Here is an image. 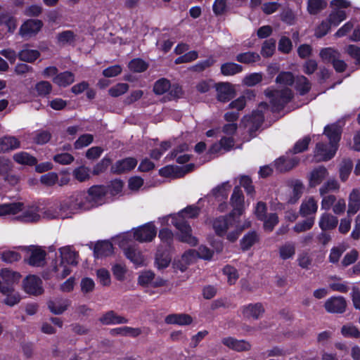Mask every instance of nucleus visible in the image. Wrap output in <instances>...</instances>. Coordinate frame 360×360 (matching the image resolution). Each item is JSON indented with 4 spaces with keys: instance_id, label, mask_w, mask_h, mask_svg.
Returning a JSON list of instances; mask_svg holds the SVG:
<instances>
[{
    "instance_id": "nucleus-52",
    "label": "nucleus",
    "mask_w": 360,
    "mask_h": 360,
    "mask_svg": "<svg viewBox=\"0 0 360 360\" xmlns=\"http://www.w3.org/2000/svg\"><path fill=\"white\" fill-rule=\"evenodd\" d=\"M297 262L302 269H309L312 264V257L309 252L302 251L298 254Z\"/></svg>"
},
{
    "instance_id": "nucleus-45",
    "label": "nucleus",
    "mask_w": 360,
    "mask_h": 360,
    "mask_svg": "<svg viewBox=\"0 0 360 360\" xmlns=\"http://www.w3.org/2000/svg\"><path fill=\"white\" fill-rule=\"evenodd\" d=\"M258 240L259 236L255 231L249 232L240 240L241 248L243 250H248Z\"/></svg>"
},
{
    "instance_id": "nucleus-58",
    "label": "nucleus",
    "mask_w": 360,
    "mask_h": 360,
    "mask_svg": "<svg viewBox=\"0 0 360 360\" xmlns=\"http://www.w3.org/2000/svg\"><path fill=\"white\" fill-rule=\"evenodd\" d=\"M262 221L264 222L263 227L264 230L269 232L271 231L279 221L278 217L276 213H270Z\"/></svg>"
},
{
    "instance_id": "nucleus-43",
    "label": "nucleus",
    "mask_w": 360,
    "mask_h": 360,
    "mask_svg": "<svg viewBox=\"0 0 360 360\" xmlns=\"http://www.w3.org/2000/svg\"><path fill=\"white\" fill-rule=\"evenodd\" d=\"M327 6L326 0H307V11L311 15H316Z\"/></svg>"
},
{
    "instance_id": "nucleus-55",
    "label": "nucleus",
    "mask_w": 360,
    "mask_h": 360,
    "mask_svg": "<svg viewBox=\"0 0 360 360\" xmlns=\"http://www.w3.org/2000/svg\"><path fill=\"white\" fill-rule=\"evenodd\" d=\"M319 55L323 61L331 63L336 58H340V53L336 50L330 47L322 49Z\"/></svg>"
},
{
    "instance_id": "nucleus-34",
    "label": "nucleus",
    "mask_w": 360,
    "mask_h": 360,
    "mask_svg": "<svg viewBox=\"0 0 360 360\" xmlns=\"http://www.w3.org/2000/svg\"><path fill=\"white\" fill-rule=\"evenodd\" d=\"M13 160L19 165L34 166L37 164V160L30 153L21 151L13 155Z\"/></svg>"
},
{
    "instance_id": "nucleus-20",
    "label": "nucleus",
    "mask_w": 360,
    "mask_h": 360,
    "mask_svg": "<svg viewBox=\"0 0 360 360\" xmlns=\"http://www.w3.org/2000/svg\"><path fill=\"white\" fill-rule=\"evenodd\" d=\"M217 98L221 102H227L235 96L233 86L227 82H221L216 84Z\"/></svg>"
},
{
    "instance_id": "nucleus-6",
    "label": "nucleus",
    "mask_w": 360,
    "mask_h": 360,
    "mask_svg": "<svg viewBox=\"0 0 360 360\" xmlns=\"http://www.w3.org/2000/svg\"><path fill=\"white\" fill-rule=\"evenodd\" d=\"M29 256L25 259L29 265L35 267L44 266L46 263V252L44 250L37 246H29L26 248Z\"/></svg>"
},
{
    "instance_id": "nucleus-61",
    "label": "nucleus",
    "mask_w": 360,
    "mask_h": 360,
    "mask_svg": "<svg viewBox=\"0 0 360 360\" xmlns=\"http://www.w3.org/2000/svg\"><path fill=\"white\" fill-rule=\"evenodd\" d=\"M188 145L186 143H184L180 145L176 149L174 150L171 155L172 157L176 158V162L181 164H184L190 160V156L187 154L180 155H177L179 153L188 150Z\"/></svg>"
},
{
    "instance_id": "nucleus-10",
    "label": "nucleus",
    "mask_w": 360,
    "mask_h": 360,
    "mask_svg": "<svg viewBox=\"0 0 360 360\" xmlns=\"http://www.w3.org/2000/svg\"><path fill=\"white\" fill-rule=\"evenodd\" d=\"M23 288L27 293L33 295H39L44 292L41 279L34 275L28 276L23 280Z\"/></svg>"
},
{
    "instance_id": "nucleus-41",
    "label": "nucleus",
    "mask_w": 360,
    "mask_h": 360,
    "mask_svg": "<svg viewBox=\"0 0 360 360\" xmlns=\"http://www.w3.org/2000/svg\"><path fill=\"white\" fill-rule=\"evenodd\" d=\"M298 162V160L295 158L286 160L283 158H280L275 161V167L278 172H285L295 167Z\"/></svg>"
},
{
    "instance_id": "nucleus-22",
    "label": "nucleus",
    "mask_w": 360,
    "mask_h": 360,
    "mask_svg": "<svg viewBox=\"0 0 360 360\" xmlns=\"http://www.w3.org/2000/svg\"><path fill=\"white\" fill-rule=\"evenodd\" d=\"M318 210L317 200L313 196L305 198L300 207L299 212L303 217L315 214Z\"/></svg>"
},
{
    "instance_id": "nucleus-47",
    "label": "nucleus",
    "mask_w": 360,
    "mask_h": 360,
    "mask_svg": "<svg viewBox=\"0 0 360 360\" xmlns=\"http://www.w3.org/2000/svg\"><path fill=\"white\" fill-rule=\"evenodd\" d=\"M243 70L240 65L234 63H226L221 66V72L225 76H231L236 75Z\"/></svg>"
},
{
    "instance_id": "nucleus-39",
    "label": "nucleus",
    "mask_w": 360,
    "mask_h": 360,
    "mask_svg": "<svg viewBox=\"0 0 360 360\" xmlns=\"http://www.w3.org/2000/svg\"><path fill=\"white\" fill-rule=\"evenodd\" d=\"M53 81L59 86L65 87L74 82L75 75L71 72L65 71L58 74L53 78Z\"/></svg>"
},
{
    "instance_id": "nucleus-23",
    "label": "nucleus",
    "mask_w": 360,
    "mask_h": 360,
    "mask_svg": "<svg viewBox=\"0 0 360 360\" xmlns=\"http://www.w3.org/2000/svg\"><path fill=\"white\" fill-rule=\"evenodd\" d=\"M288 184L292 189L290 197L288 199V202L295 204L301 198L304 192V186L302 181L299 179H292L288 181Z\"/></svg>"
},
{
    "instance_id": "nucleus-60",
    "label": "nucleus",
    "mask_w": 360,
    "mask_h": 360,
    "mask_svg": "<svg viewBox=\"0 0 360 360\" xmlns=\"http://www.w3.org/2000/svg\"><path fill=\"white\" fill-rule=\"evenodd\" d=\"M231 186L229 181L222 183L212 190V193L215 198H221L226 199L228 196V191Z\"/></svg>"
},
{
    "instance_id": "nucleus-44",
    "label": "nucleus",
    "mask_w": 360,
    "mask_h": 360,
    "mask_svg": "<svg viewBox=\"0 0 360 360\" xmlns=\"http://www.w3.org/2000/svg\"><path fill=\"white\" fill-rule=\"evenodd\" d=\"M77 198L76 200L80 208L81 212L90 210L94 208L87 193L77 191Z\"/></svg>"
},
{
    "instance_id": "nucleus-35",
    "label": "nucleus",
    "mask_w": 360,
    "mask_h": 360,
    "mask_svg": "<svg viewBox=\"0 0 360 360\" xmlns=\"http://www.w3.org/2000/svg\"><path fill=\"white\" fill-rule=\"evenodd\" d=\"M22 206L20 202L0 204V217L16 214L22 210Z\"/></svg>"
},
{
    "instance_id": "nucleus-63",
    "label": "nucleus",
    "mask_w": 360,
    "mask_h": 360,
    "mask_svg": "<svg viewBox=\"0 0 360 360\" xmlns=\"http://www.w3.org/2000/svg\"><path fill=\"white\" fill-rule=\"evenodd\" d=\"M43 7L39 4H30L27 6L23 14L27 17H39L43 13Z\"/></svg>"
},
{
    "instance_id": "nucleus-2",
    "label": "nucleus",
    "mask_w": 360,
    "mask_h": 360,
    "mask_svg": "<svg viewBox=\"0 0 360 360\" xmlns=\"http://www.w3.org/2000/svg\"><path fill=\"white\" fill-rule=\"evenodd\" d=\"M172 224L179 231V240L184 243H187L192 246L198 243V239L192 235V229L190 225L181 216H174L172 217Z\"/></svg>"
},
{
    "instance_id": "nucleus-42",
    "label": "nucleus",
    "mask_w": 360,
    "mask_h": 360,
    "mask_svg": "<svg viewBox=\"0 0 360 360\" xmlns=\"http://www.w3.org/2000/svg\"><path fill=\"white\" fill-rule=\"evenodd\" d=\"M340 188V184L335 179H330L327 180L323 185L319 188L320 195H324L325 194H329L331 192H337Z\"/></svg>"
},
{
    "instance_id": "nucleus-27",
    "label": "nucleus",
    "mask_w": 360,
    "mask_h": 360,
    "mask_svg": "<svg viewBox=\"0 0 360 360\" xmlns=\"http://www.w3.org/2000/svg\"><path fill=\"white\" fill-rule=\"evenodd\" d=\"M99 321L103 325L123 324L128 323V319L119 316L114 311L110 310L99 318Z\"/></svg>"
},
{
    "instance_id": "nucleus-48",
    "label": "nucleus",
    "mask_w": 360,
    "mask_h": 360,
    "mask_svg": "<svg viewBox=\"0 0 360 360\" xmlns=\"http://www.w3.org/2000/svg\"><path fill=\"white\" fill-rule=\"evenodd\" d=\"M236 60L239 63L250 64L256 63L260 60V56L256 52L241 53L236 56Z\"/></svg>"
},
{
    "instance_id": "nucleus-30",
    "label": "nucleus",
    "mask_w": 360,
    "mask_h": 360,
    "mask_svg": "<svg viewBox=\"0 0 360 360\" xmlns=\"http://www.w3.org/2000/svg\"><path fill=\"white\" fill-rule=\"evenodd\" d=\"M61 262L63 264L77 265V253L71 246H65L59 249Z\"/></svg>"
},
{
    "instance_id": "nucleus-19",
    "label": "nucleus",
    "mask_w": 360,
    "mask_h": 360,
    "mask_svg": "<svg viewBox=\"0 0 360 360\" xmlns=\"http://www.w3.org/2000/svg\"><path fill=\"white\" fill-rule=\"evenodd\" d=\"M347 302L342 297H333L325 302L326 310L329 313L342 314L345 311Z\"/></svg>"
},
{
    "instance_id": "nucleus-54",
    "label": "nucleus",
    "mask_w": 360,
    "mask_h": 360,
    "mask_svg": "<svg viewBox=\"0 0 360 360\" xmlns=\"http://www.w3.org/2000/svg\"><path fill=\"white\" fill-rule=\"evenodd\" d=\"M32 135L34 143L38 145L48 143L51 138V134L46 130H38L34 132Z\"/></svg>"
},
{
    "instance_id": "nucleus-53",
    "label": "nucleus",
    "mask_w": 360,
    "mask_h": 360,
    "mask_svg": "<svg viewBox=\"0 0 360 360\" xmlns=\"http://www.w3.org/2000/svg\"><path fill=\"white\" fill-rule=\"evenodd\" d=\"M171 88L169 80L161 78L157 80L153 86V91L157 95H162L169 91Z\"/></svg>"
},
{
    "instance_id": "nucleus-62",
    "label": "nucleus",
    "mask_w": 360,
    "mask_h": 360,
    "mask_svg": "<svg viewBox=\"0 0 360 360\" xmlns=\"http://www.w3.org/2000/svg\"><path fill=\"white\" fill-rule=\"evenodd\" d=\"M34 90L39 96H46L52 91V85L47 81H41L35 84Z\"/></svg>"
},
{
    "instance_id": "nucleus-31",
    "label": "nucleus",
    "mask_w": 360,
    "mask_h": 360,
    "mask_svg": "<svg viewBox=\"0 0 360 360\" xmlns=\"http://www.w3.org/2000/svg\"><path fill=\"white\" fill-rule=\"evenodd\" d=\"M338 224V219L330 213L325 212L320 217L319 226L322 231L335 229Z\"/></svg>"
},
{
    "instance_id": "nucleus-8",
    "label": "nucleus",
    "mask_w": 360,
    "mask_h": 360,
    "mask_svg": "<svg viewBox=\"0 0 360 360\" xmlns=\"http://www.w3.org/2000/svg\"><path fill=\"white\" fill-rule=\"evenodd\" d=\"M43 25V22L41 20L28 19L21 25L19 34L22 37H31L41 30Z\"/></svg>"
},
{
    "instance_id": "nucleus-12",
    "label": "nucleus",
    "mask_w": 360,
    "mask_h": 360,
    "mask_svg": "<svg viewBox=\"0 0 360 360\" xmlns=\"http://www.w3.org/2000/svg\"><path fill=\"white\" fill-rule=\"evenodd\" d=\"M155 226L148 223L136 229L134 232V237L140 242L151 241L156 236Z\"/></svg>"
},
{
    "instance_id": "nucleus-25",
    "label": "nucleus",
    "mask_w": 360,
    "mask_h": 360,
    "mask_svg": "<svg viewBox=\"0 0 360 360\" xmlns=\"http://www.w3.org/2000/svg\"><path fill=\"white\" fill-rule=\"evenodd\" d=\"M0 292L6 296L4 302L10 307L14 306L20 300L19 293L12 286H6L4 284L0 283Z\"/></svg>"
},
{
    "instance_id": "nucleus-18",
    "label": "nucleus",
    "mask_w": 360,
    "mask_h": 360,
    "mask_svg": "<svg viewBox=\"0 0 360 360\" xmlns=\"http://www.w3.org/2000/svg\"><path fill=\"white\" fill-rule=\"evenodd\" d=\"M22 213L17 217V219L25 223L37 222L41 219L39 208L37 206H30L25 209L22 206Z\"/></svg>"
},
{
    "instance_id": "nucleus-64",
    "label": "nucleus",
    "mask_w": 360,
    "mask_h": 360,
    "mask_svg": "<svg viewBox=\"0 0 360 360\" xmlns=\"http://www.w3.org/2000/svg\"><path fill=\"white\" fill-rule=\"evenodd\" d=\"M94 141V136L90 134L81 135L75 142L74 147L75 149H81L90 145Z\"/></svg>"
},
{
    "instance_id": "nucleus-50",
    "label": "nucleus",
    "mask_w": 360,
    "mask_h": 360,
    "mask_svg": "<svg viewBox=\"0 0 360 360\" xmlns=\"http://www.w3.org/2000/svg\"><path fill=\"white\" fill-rule=\"evenodd\" d=\"M315 217H310L303 221L297 223L293 226V231L297 233H302L310 230L314 225Z\"/></svg>"
},
{
    "instance_id": "nucleus-3",
    "label": "nucleus",
    "mask_w": 360,
    "mask_h": 360,
    "mask_svg": "<svg viewBox=\"0 0 360 360\" xmlns=\"http://www.w3.org/2000/svg\"><path fill=\"white\" fill-rule=\"evenodd\" d=\"M117 240L118 241L119 246L124 250V255L127 259L136 266L143 265L145 259L141 252L135 246L130 245L127 248L125 247L129 240L128 235L120 236Z\"/></svg>"
},
{
    "instance_id": "nucleus-37",
    "label": "nucleus",
    "mask_w": 360,
    "mask_h": 360,
    "mask_svg": "<svg viewBox=\"0 0 360 360\" xmlns=\"http://www.w3.org/2000/svg\"><path fill=\"white\" fill-rule=\"evenodd\" d=\"M40 56L39 51L30 49L27 44L25 45L22 49L18 53V58L27 63H33Z\"/></svg>"
},
{
    "instance_id": "nucleus-36",
    "label": "nucleus",
    "mask_w": 360,
    "mask_h": 360,
    "mask_svg": "<svg viewBox=\"0 0 360 360\" xmlns=\"http://www.w3.org/2000/svg\"><path fill=\"white\" fill-rule=\"evenodd\" d=\"M295 244L290 241L285 242L278 248V255L283 260L292 259L295 255Z\"/></svg>"
},
{
    "instance_id": "nucleus-14",
    "label": "nucleus",
    "mask_w": 360,
    "mask_h": 360,
    "mask_svg": "<svg viewBox=\"0 0 360 360\" xmlns=\"http://www.w3.org/2000/svg\"><path fill=\"white\" fill-rule=\"evenodd\" d=\"M138 283L142 286L150 285L153 288L163 286L166 281L158 277L155 278V274L150 271L142 272L138 278Z\"/></svg>"
},
{
    "instance_id": "nucleus-56",
    "label": "nucleus",
    "mask_w": 360,
    "mask_h": 360,
    "mask_svg": "<svg viewBox=\"0 0 360 360\" xmlns=\"http://www.w3.org/2000/svg\"><path fill=\"white\" fill-rule=\"evenodd\" d=\"M276 50V40L274 39H269L264 41L261 54L264 58L271 57Z\"/></svg>"
},
{
    "instance_id": "nucleus-40",
    "label": "nucleus",
    "mask_w": 360,
    "mask_h": 360,
    "mask_svg": "<svg viewBox=\"0 0 360 360\" xmlns=\"http://www.w3.org/2000/svg\"><path fill=\"white\" fill-rule=\"evenodd\" d=\"M193 319L188 315L184 314H170L166 316L165 322L168 324H178V325H188L191 323Z\"/></svg>"
},
{
    "instance_id": "nucleus-38",
    "label": "nucleus",
    "mask_w": 360,
    "mask_h": 360,
    "mask_svg": "<svg viewBox=\"0 0 360 360\" xmlns=\"http://www.w3.org/2000/svg\"><path fill=\"white\" fill-rule=\"evenodd\" d=\"M341 132V128L337 124L327 125L324 129V134L327 136L330 142L337 146L340 139Z\"/></svg>"
},
{
    "instance_id": "nucleus-7",
    "label": "nucleus",
    "mask_w": 360,
    "mask_h": 360,
    "mask_svg": "<svg viewBox=\"0 0 360 360\" xmlns=\"http://www.w3.org/2000/svg\"><path fill=\"white\" fill-rule=\"evenodd\" d=\"M337 150L338 146L335 143H318L314 150V157L318 162L328 161L334 157Z\"/></svg>"
},
{
    "instance_id": "nucleus-1",
    "label": "nucleus",
    "mask_w": 360,
    "mask_h": 360,
    "mask_svg": "<svg viewBox=\"0 0 360 360\" xmlns=\"http://www.w3.org/2000/svg\"><path fill=\"white\" fill-rule=\"evenodd\" d=\"M266 96L269 98L273 111H280L292 98V92L288 88L281 90L266 89L264 91Z\"/></svg>"
},
{
    "instance_id": "nucleus-17",
    "label": "nucleus",
    "mask_w": 360,
    "mask_h": 360,
    "mask_svg": "<svg viewBox=\"0 0 360 360\" xmlns=\"http://www.w3.org/2000/svg\"><path fill=\"white\" fill-rule=\"evenodd\" d=\"M196 259V252L194 250H189L185 252L181 257L173 262V268L175 270H179L184 272L186 270L188 265L192 264Z\"/></svg>"
},
{
    "instance_id": "nucleus-59",
    "label": "nucleus",
    "mask_w": 360,
    "mask_h": 360,
    "mask_svg": "<svg viewBox=\"0 0 360 360\" xmlns=\"http://www.w3.org/2000/svg\"><path fill=\"white\" fill-rule=\"evenodd\" d=\"M20 258V254L14 250H5L0 252V259L6 263L11 264L18 262Z\"/></svg>"
},
{
    "instance_id": "nucleus-51",
    "label": "nucleus",
    "mask_w": 360,
    "mask_h": 360,
    "mask_svg": "<svg viewBox=\"0 0 360 360\" xmlns=\"http://www.w3.org/2000/svg\"><path fill=\"white\" fill-rule=\"evenodd\" d=\"M72 176L79 182L88 181L90 179V169L85 166H80L72 171Z\"/></svg>"
},
{
    "instance_id": "nucleus-33",
    "label": "nucleus",
    "mask_w": 360,
    "mask_h": 360,
    "mask_svg": "<svg viewBox=\"0 0 360 360\" xmlns=\"http://www.w3.org/2000/svg\"><path fill=\"white\" fill-rule=\"evenodd\" d=\"M110 334L112 336L122 335L136 338L141 334V330L139 328L123 326L111 329Z\"/></svg>"
},
{
    "instance_id": "nucleus-28",
    "label": "nucleus",
    "mask_w": 360,
    "mask_h": 360,
    "mask_svg": "<svg viewBox=\"0 0 360 360\" xmlns=\"http://www.w3.org/2000/svg\"><path fill=\"white\" fill-rule=\"evenodd\" d=\"M360 210V190L354 188L349 195L347 215L355 214Z\"/></svg>"
},
{
    "instance_id": "nucleus-5",
    "label": "nucleus",
    "mask_w": 360,
    "mask_h": 360,
    "mask_svg": "<svg viewBox=\"0 0 360 360\" xmlns=\"http://www.w3.org/2000/svg\"><path fill=\"white\" fill-rule=\"evenodd\" d=\"M77 191L74 192L67 199L61 201L59 204L60 214L62 218H69L72 215L80 213V208L78 205Z\"/></svg>"
},
{
    "instance_id": "nucleus-46",
    "label": "nucleus",
    "mask_w": 360,
    "mask_h": 360,
    "mask_svg": "<svg viewBox=\"0 0 360 360\" xmlns=\"http://www.w3.org/2000/svg\"><path fill=\"white\" fill-rule=\"evenodd\" d=\"M347 13L345 10H335L333 8L328 20L333 26H338L340 22L347 18Z\"/></svg>"
},
{
    "instance_id": "nucleus-24",
    "label": "nucleus",
    "mask_w": 360,
    "mask_h": 360,
    "mask_svg": "<svg viewBox=\"0 0 360 360\" xmlns=\"http://www.w3.org/2000/svg\"><path fill=\"white\" fill-rule=\"evenodd\" d=\"M137 165V160L133 158H127L117 161L112 167L111 172L115 174L127 172L134 169Z\"/></svg>"
},
{
    "instance_id": "nucleus-26",
    "label": "nucleus",
    "mask_w": 360,
    "mask_h": 360,
    "mask_svg": "<svg viewBox=\"0 0 360 360\" xmlns=\"http://www.w3.org/2000/svg\"><path fill=\"white\" fill-rule=\"evenodd\" d=\"M0 277L2 280V282H0V283H3L6 286L13 287V285L18 283L21 278V275L17 271H14L8 268H5L1 270Z\"/></svg>"
},
{
    "instance_id": "nucleus-13",
    "label": "nucleus",
    "mask_w": 360,
    "mask_h": 360,
    "mask_svg": "<svg viewBox=\"0 0 360 360\" xmlns=\"http://www.w3.org/2000/svg\"><path fill=\"white\" fill-rule=\"evenodd\" d=\"M87 193L94 208L104 203L107 188L104 186H93L88 189Z\"/></svg>"
},
{
    "instance_id": "nucleus-29",
    "label": "nucleus",
    "mask_w": 360,
    "mask_h": 360,
    "mask_svg": "<svg viewBox=\"0 0 360 360\" xmlns=\"http://www.w3.org/2000/svg\"><path fill=\"white\" fill-rule=\"evenodd\" d=\"M71 304V301L68 299H57L48 302V307L54 314H61L65 311Z\"/></svg>"
},
{
    "instance_id": "nucleus-11",
    "label": "nucleus",
    "mask_w": 360,
    "mask_h": 360,
    "mask_svg": "<svg viewBox=\"0 0 360 360\" xmlns=\"http://www.w3.org/2000/svg\"><path fill=\"white\" fill-rule=\"evenodd\" d=\"M230 203L233 207L231 214L240 216L244 211V195L239 186H236L231 196Z\"/></svg>"
},
{
    "instance_id": "nucleus-32",
    "label": "nucleus",
    "mask_w": 360,
    "mask_h": 360,
    "mask_svg": "<svg viewBox=\"0 0 360 360\" xmlns=\"http://www.w3.org/2000/svg\"><path fill=\"white\" fill-rule=\"evenodd\" d=\"M112 252V244L108 240L98 242L94 247V255L96 257H107Z\"/></svg>"
},
{
    "instance_id": "nucleus-21",
    "label": "nucleus",
    "mask_w": 360,
    "mask_h": 360,
    "mask_svg": "<svg viewBox=\"0 0 360 360\" xmlns=\"http://www.w3.org/2000/svg\"><path fill=\"white\" fill-rule=\"evenodd\" d=\"M328 169L324 166H319L310 172L309 175V186L314 188L321 184L328 176Z\"/></svg>"
},
{
    "instance_id": "nucleus-4",
    "label": "nucleus",
    "mask_w": 360,
    "mask_h": 360,
    "mask_svg": "<svg viewBox=\"0 0 360 360\" xmlns=\"http://www.w3.org/2000/svg\"><path fill=\"white\" fill-rule=\"evenodd\" d=\"M260 109H257L252 112L251 116H245L243 117L242 122L245 127L248 129L251 135L255 133L262 125L264 122V114L262 108H266L267 104L262 103L259 106Z\"/></svg>"
},
{
    "instance_id": "nucleus-9",
    "label": "nucleus",
    "mask_w": 360,
    "mask_h": 360,
    "mask_svg": "<svg viewBox=\"0 0 360 360\" xmlns=\"http://www.w3.org/2000/svg\"><path fill=\"white\" fill-rule=\"evenodd\" d=\"M231 213L226 217H221L213 221V228L218 236H224L226 231L235 226L236 221Z\"/></svg>"
},
{
    "instance_id": "nucleus-49",
    "label": "nucleus",
    "mask_w": 360,
    "mask_h": 360,
    "mask_svg": "<svg viewBox=\"0 0 360 360\" xmlns=\"http://www.w3.org/2000/svg\"><path fill=\"white\" fill-rule=\"evenodd\" d=\"M353 168V163L350 159H344L340 166L339 173L340 179L342 181H345Z\"/></svg>"
},
{
    "instance_id": "nucleus-15",
    "label": "nucleus",
    "mask_w": 360,
    "mask_h": 360,
    "mask_svg": "<svg viewBox=\"0 0 360 360\" xmlns=\"http://www.w3.org/2000/svg\"><path fill=\"white\" fill-rule=\"evenodd\" d=\"M21 147V142L15 136L6 135L0 137V153H9Z\"/></svg>"
},
{
    "instance_id": "nucleus-57",
    "label": "nucleus",
    "mask_w": 360,
    "mask_h": 360,
    "mask_svg": "<svg viewBox=\"0 0 360 360\" xmlns=\"http://www.w3.org/2000/svg\"><path fill=\"white\" fill-rule=\"evenodd\" d=\"M296 89L300 95H304L309 91L311 83L304 76H300L296 80Z\"/></svg>"
},
{
    "instance_id": "nucleus-16",
    "label": "nucleus",
    "mask_w": 360,
    "mask_h": 360,
    "mask_svg": "<svg viewBox=\"0 0 360 360\" xmlns=\"http://www.w3.org/2000/svg\"><path fill=\"white\" fill-rule=\"evenodd\" d=\"M241 313L245 319L257 320L264 313V308L259 302L249 304L241 307Z\"/></svg>"
}]
</instances>
